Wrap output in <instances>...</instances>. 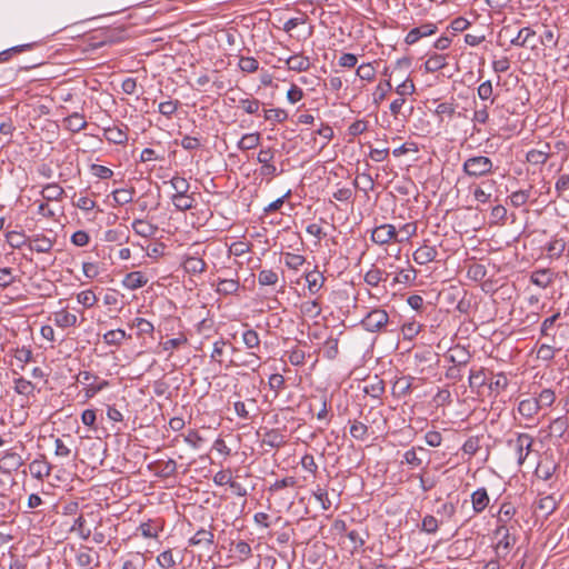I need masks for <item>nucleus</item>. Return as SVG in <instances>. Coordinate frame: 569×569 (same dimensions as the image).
<instances>
[{
  "label": "nucleus",
  "instance_id": "f257e3e1",
  "mask_svg": "<svg viewBox=\"0 0 569 569\" xmlns=\"http://www.w3.org/2000/svg\"><path fill=\"white\" fill-rule=\"evenodd\" d=\"M492 160L486 156H470L462 163V172L470 179H481L493 173Z\"/></svg>",
  "mask_w": 569,
  "mask_h": 569
},
{
  "label": "nucleus",
  "instance_id": "f03ea898",
  "mask_svg": "<svg viewBox=\"0 0 569 569\" xmlns=\"http://www.w3.org/2000/svg\"><path fill=\"white\" fill-rule=\"evenodd\" d=\"M512 528L513 527L501 525L497 526L493 530V537L497 539L495 545V552L498 559H506L511 548L517 542L516 535L511 532Z\"/></svg>",
  "mask_w": 569,
  "mask_h": 569
},
{
  "label": "nucleus",
  "instance_id": "7ed1b4c3",
  "mask_svg": "<svg viewBox=\"0 0 569 569\" xmlns=\"http://www.w3.org/2000/svg\"><path fill=\"white\" fill-rule=\"evenodd\" d=\"M271 243L266 232L251 233V270L261 269V257L270 252Z\"/></svg>",
  "mask_w": 569,
  "mask_h": 569
},
{
  "label": "nucleus",
  "instance_id": "20e7f679",
  "mask_svg": "<svg viewBox=\"0 0 569 569\" xmlns=\"http://www.w3.org/2000/svg\"><path fill=\"white\" fill-rule=\"evenodd\" d=\"M390 323L387 311L381 308H375L369 311L360 322L362 328L369 332H378Z\"/></svg>",
  "mask_w": 569,
  "mask_h": 569
},
{
  "label": "nucleus",
  "instance_id": "39448f33",
  "mask_svg": "<svg viewBox=\"0 0 569 569\" xmlns=\"http://www.w3.org/2000/svg\"><path fill=\"white\" fill-rule=\"evenodd\" d=\"M533 438L528 433H517L516 439L507 440V445L516 451L517 462L523 465L533 446Z\"/></svg>",
  "mask_w": 569,
  "mask_h": 569
},
{
  "label": "nucleus",
  "instance_id": "423d86ee",
  "mask_svg": "<svg viewBox=\"0 0 569 569\" xmlns=\"http://www.w3.org/2000/svg\"><path fill=\"white\" fill-rule=\"evenodd\" d=\"M257 440L261 442V447L278 448L284 443V436L278 429H267L259 427L256 431Z\"/></svg>",
  "mask_w": 569,
  "mask_h": 569
},
{
  "label": "nucleus",
  "instance_id": "0eeeda50",
  "mask_svg": "<svg viewBox=\"0 0 569 569\" xmlns=\"http://www.w3.org/2000/svg\"><path fill=\"white\" fill-rule=\"evenodd\" d=\"M397 236L398 232L393 224L383 223L372 230L371 240L379 246H383L390 243L391 241L397 242Z\"/></svg>",
  "mask_w": 569,
  "mask_h": 569
},
{
  "label": "nucleus",
  "instance_id": "6e6552de",
  "mask_svg": "<svg viewBox=\"0 0 569 569\" xmlns=\"http://www.w3.org/2000/svg\"><path fill=\"white\" fill-rule=\"evenodd\" d=\"M438 27L433 22H426L419 27L412 28L406 36L405 42L408 46L417 43L420 39L435 34Z\"/></svg>",
  "mask_w": 569,
  "mask_h": 569
},
{
  "label": "nucleus",
  "instance_id": "1a4fd4ad",
  "mask_svg": "<svg viewBox=\"0 0 569 569\" xmlns=\"http://www.w3.org/2000/svg\"><path fill=\"white\" fill-rule=\"evenodd\" d=\"M129 128L127 124L111 126L103 128L104 139L114 144H126L128 141Z\"/></svg>",
  "mask_w": 569,
  "mask_h": 569
},
{
  "label": "nucleus",
  "instance_id": "9d476101",
  "mask_svg": "<svg viewBox=\"0 0 569 569\" xmlns=\"http://www.w3.org/2000/svg\"><path fill=\"white\" fill-rule=\"evenodd\" d=\"M560 317H561L560 312H556L555 315L546 318L542 321L541 327H540L541 337L547 338L553 345H557L556 335H557L558 329L561 327L560 323H557V321L560 319Z\"/></svg>",
  "mask_w": 569,
  "mask_h": 569
},
{
  "label": "nucleus",
  "instance_id": "9b49d317",
  "mask_svg": "<svg viewBox=\"0 0 569 569\" xmlns=\"http://www.w3.org/2000/svg\"><path fill=\"white\" fill-rule=\"evenodd\" d=\"M555 279L556 273L549 268L535 270L530 274V282L541 289H546L551 286Z\"/></svg>",
  "mask_w": 569,
  "mask_h": 569
},
{
  "label": "nucleus",
  "instance_id": "f8f14e48",
  "mask_svg": "<svg viewBox=\"0 0 569 569\" xmlns=\"http://www.w3.org/2000/svg\"><path fill=\"white\" fill-rule=\"evenodd\" d=\"M437 257V248L427 243L420 246L412 254L413 261L420 266L435 261Z\"/></svg>",
  "mask_w": 569,
  "mask_h": 569
},
{
  "label": "nucleus",
  "instance_id": "ddd939ff",
  "mask_svg": "<svg viewBox=\"0 0 569 569\" xmlns=\"http://www.w3.org/2000/svg\"><path fill=\"white\" fill-rule=\"evenodd\" d=\"M551 156V147L549 143H543L540 149H531L527 152L526 159L530 164L542 166Z\"/></svg>",
  "mask_w": 569,
  "mask_h": 569
},
{
  "label": "nucleus",
  "instance_id": "4468645a",
  "mask_svg": "<svg viewBox=\"0 0 569 569\" xmlns=\"http://www.w3.org/2000/svg\"><path fill=\"white\" fill-rule=\"evenodd\" d=\"M23 465L19 453L8 450L0 458V469L4 472L18 470Z\"/></svg>",
  "mask_w": 569,
  "mask_h": 569
},
{
  "label": "nucleus",
  "instance_id": "2eb2a0df",
  "mask_svg": "<svg viewBox=\"0 0 569 569\" xmlns=\"http://www.w3.org/2000/svg\"><path fill=\"white\" fill-rule=\"evenodd\" d=\"M446 358L456 366L465 367L469 363L471 355L468 349L457 345L448 350Z\"/></svg>",
  "mask_w": 569,
  "mask_h": 569
},
{
  "label": "nucleus",
  "instance_id": "dca6fc26",
  "mask_svg": "<svg viewBox=\"0 0 569 569\" xmlns=\"http://www.w3.org/2000/svg\"><path fill=\"white\" fill-rule=\"evenodd\" d=\"M470 499L475 513H482L490 503V497L485 487L475 490L471 493Z\"/></svg>",
  "mask_w": 569,
  "mask_h": 569
},
{
  "label": "nucleus",
  "instance_id": "f3484780",
  "mask_svg": "<svg viewBox=\"0 0 569 569\" xmlns=\"http://www.w3.org/2000/svg\"><path fill=\"white\" fill-rule=\"evenodd\" d=\"M131 228L136 234L143 238H152L158 232V226L144 219H134Z\"/></svg>",
  "mask_w": 569,
  "mask_h": 569
},
{
  "label": "nucleus",
  "instance_id": "a211bd4d",
  "mask_svg": "<svg viewBox=\"0 0 569 569\" xmlns=\"http://www.w3.org/2000/svg\"><path fill=\"white\" fill-rule=\"evenodd\" d=\"M28 246L32 251L46 253L52 249L53 242L42 234H36L28 238Z\"/></svg>",
  "mask_w": 569,
  "mask_h": 569
},
{
  "label": "nucleus",
  "instance_id": "6ab92c4d",
  "mask_svg": "<svg viewBox=\"0 0 569 569\" xmlns=\"http://www.w3.org/2000/svg\"><path fill=\"white\" fill-rule=\"evenodd\" d=\"M447 57V54L442 53L429 54L423 64L425 71L428 73H433L446 68L448 66Z\"/></svg>",
  "mask_w": 569,
  "mask_h": 569
},
{
  "label": "nucleus",
  "instance_id": "aec40b11",
  "mask_svg": "<svg viewBox=\"0 0 569 569\" xmlns=\"http://www.w3.org/2000/svg\"><path fill=\"white\" fill-rule=\"evenodd\" d=\"M306 281L310 295H317L325 284L326 278L317 270V267L306 273Z\"/></svg>",
  "mask_w": 569,
  "mask_h": 569
},
{
  "label": "nucleus",
  "instance_id": "412c9836",
  "mask_svg": "<svg viewBox=\"0 0 569 569\" xmlns=\"http://www.w3.org/2000/svg\"><path fill=\"white\" fill-rule=\"evenodd\" d=\"M287 66L289 70L303 72L309 70L311 62L309 57L303 56L302 53H296L287 59Z\"/></svg>",
  "mask_w": 569,
  "mask_h": 569
},
{
  "label": "nucleus",
  "instance_id": "4be33fe9",
  "mask_svg": "<svg viewBox=\"0 0 569 569\" xmlns=\"http://www.w3.org/2000/svg\"><path fill=\"white\" fill-rule=\"evenodd\" d=\"M516 513L517 508L510 501H503L496 515L497 526H508V522L515 517Z\"/></svg>",
  "mask_w": 569,
  "mask_h": 569
},
{
  "label": "nucleus",
  "instance_id": "5701e85b",
  "mask_svg": "<svg viewBox=\"0 0 569 569\" xmlns=\"http://www.w3.org/2000/svg\"><path fill=\"white\" fill-rule=\"evenodd\" d=\"M148 282V278L141 271H132L126 274L122 283L129 290L142 288Z\"/></svg>",
  "mask_w": 569,
  "mask_h": 569
},
{
  "label": "nucleus",
  "instance_id": "b1692460",
  "mask_svg": "<svg viewBox=\"0 0 569 569\" xmlns=\"http://www.w3.org/2000/svg\"><path fill=\"white\" fill-rule=\"evenodd\" d=\"M567 248V242L565 239L555 236L550 239V241L546 244V251L548 257L551 259L560 258Z\"/></svg>",
  "mask_w": 569,
  "mask_h": 569
},
{
  "label": "nucleus",
  "instance_id": "393cba45",
  "mask_svg": "<svg viewBox=\"0 0 569 569\" xmlns=\"http://www.w3.org/2000/svg\"><path fill=\"white\" fill-rule=\"evenodd\" d=\"M540 410V405L535 398H527L519 402L518 412L526 419H532Z\"/></svg>",
  "mask_w": 569,
  "mask_h": 569
},
{
  "label": "nucleus",
  "instance_id": "a878e982",
  "mask_svg": "<svg viewBox=\"0 0 569 569\" xmlns=\"http://www.w3.org/2000/svg\"><path fill=\"white\" fill-rule=\"evenodd\" d=\"M213 532L209 529H199L190 539V546L210 547L213 543Z\"/></svg>",
  "mask_w": 569,
  "mask_h": 569
},
{
  "label": "nucleus",
  "instance_id": "bb28decb",
  "mask_svg": "<svg viewBox=\"0 0 569 569\" xmlns=\"http://www.w3.org/2000/svg\"><path fill=\"white\" fill-rule=\"evenodd\" d=\"M154 471L160 478H170L177 472V462L173 459L156 461Z\"/></svg>",
  "mask_w": 569,
  "mask_h": 569
},
{
  "label": "nucleus",
  "instance_id": "cd10ccee",
  "mask_svg": "<svg viewBox=\"0 0 569 569\" xmlns=\"http://www.w3.org/2000/svg\"><path fill=\"white\" fill-rule=\"evenodd\" d=\"M456 103L453 98H451V101H446L439 103L433 113L437 117L439 122H442L446 118L451 119L456 113Z\"/></svg>",
  "mask_w": 569,
  "mask_h": 569
},
{
  "label": "nucleus",
  "instance_id": "c85d7f7f",
  "mask_svg": "<svg viewBox=\"0 0 569 569\" xmlns=\"http://www.w3.org/2000/svg\"><path fill=\"white\" fill-rule=\"evenodd\" d=\"M63 123L71 132H79L87 127L84 116L79 112H73L64 118Z\"/></svg>",
  "mask_w": 569,
  "mask_h": 569
},
{
  "label": "nucleus",
  "instance_id": "c756f323",
  "mask_svg": "<svg viewBox=\"0 0 569 569\" xmlns=\"http://www.w3.org/2000/svg\"><path fill=\"white\" fill-rule=\"evenodd\" d=\"M64 193V189L58 183H48L41 190V196L47 201H59Z\"/></svg>",
  "mask_w": 569,
  "mask_h": 569
},
{
  "label": "nucleus",
  "instance_id": "7c9ffc66",
  "mask_svg": "<svg viewBox=\"0 0 569 569\" xmlns=\"http://www.w3.org/2000/svg\"><path fill=\"white\" fill-rule=\"evenodd\" d=\"M557 500L553 496H545L537 502L536 509L542 513V517L547 519L557 509Z\"/></svg>",
  "mask_w": 569,
  "mask_h": 569
},
{
  "label": "nucleus",
  "instance_id": "2f4dec72",
  "mask_svg": "<svg viewBox=\"0 0 569 569\" xmlns=\"http://www.w3.org/2000/svg\"><path fill=\"white\" fill-rule=\"evenodd\" d=\"M536 36V31L529 27L521 28L517 36L510 40V43L516 47L526 48L529 46L531 38Z\"/></svg>",
  "mask_w": 569,
  "mask_h": 569
},
{
  "label": "nucleus",
  "instance_id": "473e14b6",
  "mask_svg": "<svg viewBox=\"0 0 569 569\" xmlns=\"http://www.w3.org/2000/svg\"><path fill=\"white\" fill-rule=\"evenodd\" d=\"M509 385V380L503 372L497 373L493 376L487 385L489 390L495 392L498 396L500 392L505 391Z\"/></svg>",
  "mask_w": 569,
  "mask_h": 569
},
{
  "label": "nucleus",
  "instance_id": "72a5a7b5",
  "mask_svg": "<svg viewBox=\"0 0 569 569\" xmlns=\"http://www.w3.org/2000/svg\"><path fill=\"white\" fill-rule=\"evenodd\" d=\"M54 325L60 328H69L73 327L77 323V316L74 313H70L67 310L62 309L58 312H54Z\"/></svg>",
  "mask_w": 569,
  "mask_h": 569
},
{
  "label": "nucleus",
  "instance_id": "f704fd0d",
  "mask_svg": "<svg viewBox=\"0 0 569 569\" xmlns=\"http://www.w3.org/2000/svg\"><path fill=\"white\" fill-rule=\"evenodd\" d=\"M383 274H385V272L381 269H379L376 266H372L366 272L363 280L368 286L375 288V287H378L380 282L387 280L388 273H386V277H383Z\"/></svg>",
  "mask_w": 569,
  "mask_h": 569
},
{
  "label": "nucleus",
  "instance_id": "c9c22d12",
  "mask_svg": "<svg viewBox=\"0 0 569 569\" xmlns=\"http://www.w3.org/2000/svg\"><path fill=\"white\" fill-rule=\"evenodd\" d=\"M172 203L179 211H187L193 208L194 198L191 194L182 193V194H172L171 197Z\"/></svg>",
  "mask_w": 569,
  "mask_h": 569
},
{
  "label": "nucleus",
  "instance_id": "e433bc0d",
  "mask_svg": "<svg viewBox=\"0 0 569 569\" xmlns=\"http://www.w3.org/2000/svg\"><path fill=\"white\" fill-rule=\"evenodd\" d=\"M130 338H131V336L127 335V332L122 329L109 330L108 332H106L103 335V341L108 346H120L123 340L130 339Z\"/></svg>",
  "mask_w": 569,
  "mask_h": 569
},
{
  "label": "nucleus",
  "instance_id": "4c0bfd02",
  "mask_svg": "<svg viewBox=\"0 0 569 569\" xmlns=\"http://www.w3.org/2000/svg\"><path fill=\"white\" fill-rule=\"evenodd\" d=\"M263 118L272 124L282 123L288 119V112L281 108L262 109Z\"/></svg>",
  "mask_w": 569,
  "mask_h": 569
},
{
  "label": "nucleus",
  "instance_id": "58836bf2",
  "mask_svg": "<svg viewBox=\"0 0 569 569\" xmlns=\"http://www.w3.org/2000/svg\"><path fill=\"white\" fill-rule=\"evenodd\" d=\"M92 549L89 547H81L76 556V561L82 569H92L93 563Z\"/></svg>",
  "mask_w": 569,
  "mask_h": 569
},
{
  "label": "nucleus",
  "instance_id": "ea45409f",
  "mask_svg": "<svg viewBox=\"0 0 569 569\" xmlns=\"http://www.w3.org/2000/svg\"><path fill=\"white\" fill-rule=\"evenodd\" d=\"M349 422H350V436L353 439L359 440V441H365L368 439L369 428L366 423L358 421V420H353V421H349Z\"/></svg>",
  "mask_w": 569,
  "mask_h": 569
},
{
  "label": "nucleus",
  "instance_id": "a19ab883",
  "mask_svg": "<svg viewBox=\"0 0 569 569\" xmlns=\"http://www.w3.org/2000/svg\"><path fill=\"white\" fill-rule=\"evenodd\" d=\"M29 469L33 477L42 479L50 475L51 466L44 460H33Z\"/></svg>",
  "mask_w": 569,
  "mask_h": 569
},
{
  "label": "nucleus",
  "instance_id": "79ce46f5",
  "mask_svg": "<svg viewBox=\"0 0 569 569\" xmlns=\"http://www.w3.org/2000/svg\"><path fill=\"white\" fill-rule=\"evenodd\" d=\"M183 269L188 273H201L206 270V262L198 257H187L183 261Z\"/></svg>",
  "mask_w": 569,
  "mask_h": 569
},
{
  "label": "nucleus",
  "instance_id": "37998d69",
  "mask_svg": "<svg viewBox=\"0 0 569 569\" xmlns=\"http://www.w3.org/2000/svg\"><path fill=\"white\" fill-rule=\"evenodd\" d=\"M487 370L480 368L478 370L471 369L469 373V387L471 389H479L487 385Z\"/></svg>",
  "mask_w": 569,
  "mask_h": 569
},
{
  "label": "nucleus",
  "instance_id": "c03bdc74",
  "mask_svg": "<svg viewBox=\"0 0 569 569\" xmlns=\"http://www.w3.org/2000/svg\"><path fill=\"white\" fill-rule=\"evenodd\" d=\"M138 530L144 538H157L158 532L162 530V525L158 523L156 520H148L147 522H142Z\"/></svg>",
  "mask_w": 569,
  "mask_h": 569
},
{
  "label": "nucleus",
  "instance_id": "a18cd8bd",
  "mask_svg": "<svg viewBox=\"0 0 569 569\" xmlns=\"http://www.w3.org/2000/svg\"><path fill=\"white\" fill-rule=\"evenodd\" d=\"M278 280V273L272 269H262L258 274V283L261 287H274Z\"/></svg>",
  "mask_w": 569,
  "mask_h": 569
},
{
  "label": "nucleus",
  "instance_id": "49530a36",
  "mask_svg": "<svg viewBox=\"0 0 569 569\" xmlns=\"http://www.w3.org/2000/svg\"><path fill=\"white\" fill-rule=\"evenodd\" d=\"M373 63L375 62L361 63L356 70L357 77L368 82L373 81L377 74V70Z\"/></svg>",
  "mask_w": 569,
  "mask_h": 569
},
{
  "label": "nucleus",
  "instance_id": "de8ad7c7",
  "mask_svg": "<svg viewBox=\"0 0 569 569\" xmlns=\"http://www.w3.org/2000/svg\"><path fill=\"white\" fill-rule=\"evenodd\" d=\"M477 94L481 101H489L490 104L495 103L496 98L493 97V88L490 80H486L478 86Z\"/></svg>",
  "mask_w": 569,
  "mask_h": 569
},
{
  "label": "nucleus",
  "instance_id": "09e8293b",
  "mask_svg": "<svg viewBox=\"0 0 569 569\" xmlns=\"http://www.w3.org/2000/svg\"><path fill=\"white\" fill-rule=\"evenodd\" d=\"M417 271L413 267L409 266L407 269H401L393 278L392 283L411 284L415 282Z\"/></svg>",
  "mask_w": 569,
  "mask_h": 569
},
{
  "label": "nucleus",
  "instance_id": "8fccbe9b",
  "mask_svg": "<svg viewBox=\"0 0 569 569\" xmlns=\"http://www.w3.org/2000/svg\"><path fill=\"white\" fill-rule=\"evenodd\" d=\"M471 121L473 124H486L489 121V104L485 102L481 108L475 109ZM473 128L477 132H480V129H477L476 126Z\"/></svg>",
  "mask_w": 569,
  "mask_h": 569
},
{
  "label": "nucleus",
  "instance_id": "3c124183",
  "mask_svg": "<svg viewBox=\"0 0 569 569\" xmlns=\"http://www.w3.org/2000/svg\"><path fill=\"white\" fill-rule=\"evenodd\" d=\"M487 276V268L481 263L473 262L467 269V277L476 282L482 281Z\"/></svg>",
  "mask_w": 569,
  "mask_h": 569
},
{
  "label": "nucleus",
  "instance_id": "603ef678",
  "mask_svg": "<svg viewBox=\"0 0 569 569\" xmlns=\"http://www.w3.org/2000/svg\"><path fill=\"white\" fill-rule=\"evenodd\" d=\"M440 522H442V520L439 521L435 516L426 515L422 518L420 530L428 535H433L438 531Z\"/></svg>",
  "mask_w": 569,
  "mask_h": 569
},
{
  "label": "nucleus",
  "instance_id": "864d4df0",
  "mask_svg": "<svg viewBox=\"0 0 569 569\" xmlns=\"http://www.w3.org/2000/svg\"><path fill=\"white\" fill-rule=\"evenodd\" d=\"M421 325L417 321H408L401 326V333L405 340L415 339L421 330Z\"/></svg>",
  "mask_w": 569,
  "mask_h": 569
},
{
  "label": "nucleus",
  "instance_id": "5fc2aeb1",
  "mask_svg": "<svg viewBox=\"0 0 569 569\" xmlns=\"http://www.w3.org/2000/svg\"><path fill=\"white\" fill-rule=\"evenodd\" d=\"M70 531L77 532L83 540H87L91 535V530L86 527V519L83 515H80L74 519L73 525L70 528Z\"/></svg>",
  "mask_w": 569,
  "mask_h": 569
},
{
  "label": "nucleus",
  "instance_id": "6e6d98bb",
  "mask_svg": "<svg viewBox=\"0 0 569 569\" xmlns=\"http://www.w3.org/2000/svg\"><path fill=\"white\" fill-rule=\"evenodd\" d=\"M550 433L558 437V438H561L567 429H568V418L567 416H562V417H559L557 419H555L551 423H550Z\"/></svg>",
  "mask_w": 569,
  "mask_h": 569
},
{
  "label": "nucleus",
  "instance_id": "4d7b16f0",
  "mask_svg": "<svg viewBox=\"0 0 569 569\" xmlns=\"http://www.w3.org/2000/svg\"><path fill=\"white\" fill-rule=\"evenodd\" d=\"M34 385L24 379V378H18V379H14V390L19 395H23V396H30L34 392Z\"/></svg>",
  "mask_w": 569,
  "mask_h": 569
},
{
  "label": "nucleus",
  "instance_id": "13d9d810",
  "mask_svg": "<svg viewBox=\"0 0 569 569\" xmlns=\"http://www.w3.org/2000/svg\"><path fill=\"white\" fill-rule=\"evenodd\" d=\"M133 189H117L112 192L113 200L117 204L123 206L132 201L133 199Z\"/></svg>",
  "mask_w": 569,
  "mask_h": 569
},
{
  "label": "nucleus",
  "instance_id": "bf43d9fd",
  "mask_svg": "<svg viewBox=\"0 0 569 569\" xmlns=\"http://www.w3.org/2000/svg\"><path fill=\"white\" fill-rule=\"evenodd\" d=\"M391 90L392 84L390 82V79H387L383 82H379V84L376 88V91L373 92V102L377 104L382 102L386 99L387 93Z\"/></svg>",
  "mask_w": 569,
  "mask_h": 569
},
{
  "label": "nucleus",
  "instance_id": "052dcab7",
  "mask_svg": "<svg viewBox=\"0 0 569 569\" xmlns=\"http://www.w3.org/2000/svg\"><path fill=\"white\" fill-rule=\"evenodd\" d=\"M365 392L372 398L379 399L385 392V382L376 377L375 381L365 387Z\"/></svg>",
  "mask_w": 569,
  "mask_h": 569
},
{
  "label": "nucleus",
  "instance_id": "680f3d73",
  "mask_svg": "<svg viewBox=\"0 0 569 569\" xmlns=\"http://www.w3.org/2000/svg\"><path fill=\"white\" fill-rule=\"evenodd\" d=\"M157 562L162 569H170L177 565V560L171 549L162 551L157 557Z\"/></svg>",
  "mask_w": 569,
  "mask_h": 569
},
{
  "label": "nucleus",
  "instance_id": "e2e57ef3",
  "mask_svg": "<svg viewBox=\"0 0 569 569\" xmlns=\"http://www.w3.org/2000/svg\"><path fill=\"white\" fill-rule=\"evenodd\" d=\"M480 449V438L478 436L469 437L462 445L461 450L469 457L475 456Z\"/></svg>",
  "mask_w": 569,
  "mask_h": 569
},
{
  "label": "nucleus",
  "instance_id": "0e129e2a",
  "mask_svg": "<svg viewBox=\"0 0 569 569\" xmlns=\"http://www.w3.org/2000/svg\"><path fill=\"white\" fill-rule=\"evenodd\" d=\"M529 198H530V189H528V190H518V191L512 192L509 196L510 203L515 208H519V207L526 204L527 201L529 200Z\"/></svg>",
  "mask_w": 569,
  "mask_h": 569
},
{
  "label": "nucleus",
  "instance_id": "69168bd1",
  "mask_svg": "<svg viewBox=\"0 0 569 569\" xmlns=\"http://www.w3.org/2000/svg\"><path fill=\"white\" fill-rule=\"evenodd\" d=\"M284 262L289 269L298 270L306 262V258L302 254L287 252L284 253Z\"/></svg>",
  "mask_w": 569,
  "mask_h": 569
},
{
  "label": "nucleus",
  "instance_id": "338daca9",
  "mask_svg": "<svg viewBox=\"0 0 569 569\" xmlns=\"http://www.w3.org/2000/svg\"><path fill=\"white\" fill-rule=\"evenodd\" d=\"M338 353H339L338 339L332 338V337L328 338L325 341L323 356L329 360H333L337 358Z\"/></svg>",
  "mask_w": 569,
  "mask_h": 569
},
{
  "label": "nucleus",
  "instance_id": "774afa93",
  "mask_svg": "<svg viewBox=\"0 0 569 569\" xmlns=\"http://www.w3.org/2000/svg\"><path fill=\"white\" fill-rule=\"evenodd\" d=\"M170 184L174 190L173 194L187 193L190 189V183L188 182V180L186 178L179 177V176H174L170 180Z\"/></svg>",
  "mask_w": 569,
  "mask_h": 569
}]
</instances>
